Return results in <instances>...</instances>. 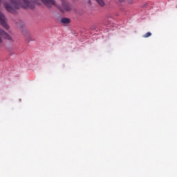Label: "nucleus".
I'll return each instance as SVG.
<instances>
[{
    "label": "nucleus",
    "instance_id": "7ed1b4c3",
    "mask_svg": "<svg viewBox=\"0 0 177 177\" xmlns=\"http://www.w3.org/2000/svg\"><path fill=\"white\" fill-rule=\"evenodd\" d=\"M61 1L62 6L59 8L60 12H62V13H64V12H70V10H71V7L70 6V4H68V2L66 0Z\"/></svg>",
    "mask_w": 177,
    "mask_h": 177
},
{
    "label": "nucleus",
    "instance_id": "f257e3e1",
    "mask_svg": "<svg viewBox=\"0 0 177 177\" xmlns=\"http://www.w3.org/2000/svg\"><path fill=\"white\" fill-rule=\"evenodd\" d=\"M45 6L50 9L57 8V4L55 0H40ZM36 5H41L39 0H22L20 3V0H10L9 2L4 3V8L7 12L12 15H17V10L20 9L21 6L24 9H34Z\"/></svg>",
    "mask_w": 177,
    "mask_h": 177
},
{
    "label": "nucleus",
    "instance_id": "6e6552de",
    "mask_svg": "<svg viewBox=\"0 0 177 177\" xmlns=\"http://www.w3.org/2000/svg\"><path fill=\"white\" fill-rule=\"evenodd\" d=\"M88 3L91 5L92 3V2L91 1V0H88Z\"/></svg>",
    "mask_w": 177,
    "mask_h": 177
},
{
    "label": "nucleus",
    "instance_id": "20e7f679",
    "mask_svg": "<svg viewBox=\"0 0 177 177\" xmlns=\"http://www.w3.org/2000/svg\"><path fill=\"white\" fill-rule=\"evenodd\" d=\"M0 26H2L3 28L6 30H9L10 27L9 25H8V23H6V17H5V15L2 13L0 11Z\"/></svg>",
    "mask_w": 177,
    "mask_h": 177
},
{
    "label": "nucleus",
    "instance_id": "423d86ee",
    "mask_svg": "<svg viewBox=\"0 0 177 177\" xmlns=\"http://www.w3.org/2000/svg\"><path fill=\"white\" fill-rule=\"evenodd\" d=\"M96 1L97 2L98 5H100V6L103 7V6H104V5H106L103 0H96Z\"/></svg>",
    "mask_w": 177,
    "mask_h": 177
},
{
    "label": "nucleus",
    "instance_id": "0eeeda50",
    "mask_svg": "<svg viewBox=\"0 0 177 177\" xmlns=\"http://www.w3.org/2000/svg\"><path fill=\"white\" fill-rule=\"evenodd\" d=\"M149 37H151V32H148L145 35H143L144 38H149Z\"/></svg>",
    "mask_w": 177,
    "mask_h": 177
},
{
    "label": "nucleus",
    "instance_id": "39448f33",
    "mask_svg": "<svg viewBox=\"0 0 177 177\" xmlns=\"http://www.w3.org/2000/svg\"><path fill=\"white\" fill-rule=\"evenodd\" d=\"M61 23H62V24H68L70 23V19H68V18H62L61 19Z\"/></svg>",
    "mask_w": 177,
    "mask_h": 177
},
{
    "label": "nucleus",
    "instance_id": "f03ea898",
    "mask_svg": "<svg viewBox=\"0 0 177 177\" xmlns=\"http://www.w3.org/2000/svg\"><path fill=\"white\" fill-rule=\"evenodd\" d=\"M2 37L4 38V39H6V41H9V42H15L13 37L0 28V44H2V42H3V39H2Z\"/></svg>",
    "mask_w": 177,
    "mask_h": 177
}]
</instances>
